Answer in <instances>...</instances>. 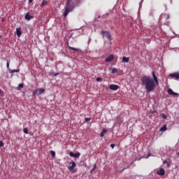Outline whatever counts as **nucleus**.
Here are the masks:
<instances>
[{
    "instance_id": "1",
    "label": "nucleus",
    "mask_w": 179,
    "mask_h": 179,
    "mask_svg": "<svg viewBox=\"0 0 179 179\" xmlns=\"http://www.w3.org/2000/svg\"><path fill=\"white\" fill-rule=\"evenodd\" d=\"M152 78L148 76H144L141 79V83L143 86H145L148 93L154 92L156 89V86H159V79L157 78V76H156L155 71H152Z\"/></svg>"
},
{
    "instance_id": "2",
    "label": "nucleus",
    "mask_w": 179,
    "mask_h": 179,
    "mask_svg": "<svg viewBox=\"0 0 179 179\" xmlns=\"http://www.w3.org/2000/svg\"><path fill=\"white\" fill-rule=\"evenodd\" d=\"M78 5L79 3H78V0H66L65 11L64 13V17H66L70 12H72V10H73Z\"/></svg>"
},
{
    "instance_id": "3",
    "label": "nucleus",
    "mask_w": 179,
    "mask_h": 179,
    "mask_svg": "<svg viewBox=\"0 0 179 179\" xmlns=\"http://www.w3.org/2000/svg\"><path fill=\"white\" fill-rule=\"evenodd\" d=\"M74 167H76V162H69V170H70V171H72V173H76V169H73Z\"/></svg>"
},
{
    "instance_id": "4",
    "label": "nucleus",
    "mask_w": 179,
    "mask_h": 179,
    "mask_svg": "<svg viewBox=\"0 0 179 179\" xmlns=\"http://www.w3.org/2000/svg\"><path fill=\"white\" fill-rule=\"evenodd\" d=\"M101 34H102V36H103V37H106V38H108V40H111V34H110V31H102Z\"/></svg>"
},
{
    "instance_id": "5",
    "label": "nucleus",
    "mask_w": 179,
    "mask_h": 179,
    "mask_svg": "<svg viewBox=\"0 0 179 179\" xmlns=\"http://www.w3.org/2000/svg\"><path fill=\"white\" fill-rule=\"evenodd\" d=\"M109 89L110 90H118V89H120V86L117 85L111 84L109 85Z\"/></svg>"
},
{
    "instance_id": "6",
    "label": "nucleus",
    "mask_w": 179,
    "mask_h": 179,
    "mask_svg": "<svg viewBox=\"0 0 179 179\" xmlns=\"http://www.w3.org/2000/svg\"><path fill=\"white\" fill-rule=\"evenodd\" d=\"M157 174L158 176H164V174H166V171H164V169L161 168L159 171H157Z\"/></svg>"
},
{
    "instance_id": "7",
    "label": "nucleus",
    "mask_w": 179,
    "mask_h": 179,
    "mask_svg": "<svg viewBox=\"0 0 179 179\" xmlns=\"http://www.w3.org/2000/svg\"><path fill=\"white\" fill-rule=\"evenodd\" d=\"M170 78L173 79H179V73H173L169 75Z\"/></svg>"
},
{
    "instance_id": "8",
    "label": "nucleus",
    "mask_w": 179,
    "mask_h": 179,
    "mask_svg": "<svg viewBox=\"0 0 179 179\" xmlns=\"http://www.w3.org/2000/svg\"><path fill=\"white\" fill-rule=\"evenodd\" d=\"M168 93L169 94H170L171 96H178V93L174 92V91H173L171 90V88H169L168 90Z\"/></svg>"
},
{
    "instance_id": "9",
    "label": "nucleus",
    "mask_w": 179,
    "mask_h": 179,
    "mask_svg": "<svg viewBox=\"0 0 179 179\" xmlns=\"http://www.w3.org/2000/svg\"><path fill=\"white\" fill-rule=\"evenodd\" d=\"M113 59H114V55H110V56L106 58L105 61L106 62H111Z\"/></svg>"
},
{
    "instance_id": "10",
    "label": "nucleus",
    "mask_w": 179,
    "mask_h": 179,
    "mask_svg": "<svg viewBox=\"0 0 179 179\" xmlns=\"http://www.w3.org/2000/svg\"><path fill=\"white\" fill-rule=\"evenodd\" d=\"M24 18H25L26 20H30L33 19V16L30 15V13H27L25 15Z\"/></svg>"
},
{
    "instance_id": "11",
    "label": "nucleus",
    "mask_w": 179,
    "mask_h": 179,
    "mask_svg": "<svg viewBox=\"0 0 179 179\" xmlns=\"http://www.w3.org/2000/svg\"><path fill=\"white\" fill-rule=\"evenodd\" d=\"M16 34H17V37H20V36H22V31H21L20 28L16 29Z\"/></svg>"
},
{
    "instance_id": "12",
    "label": "nucleus",
    "mask_w": 179,
    "mask_h": 179,
    "mask_svg": "<svg viewBox=\"0 0 179 179\" xmlns=\"http://www.w3.org/2000/svg\"><path fill=\"white\" fill-rule=\"evenodd\" d=\"M167 129V124H164L161 129L160 132H166V130Z\"/></svg>"
},
{
    "instance_id": "13",
    "label": "nucleus",
    "mask_w": 179,
    "mask_h": 179,
    "mask_svg": "<svg viewBox=\"0 0 179 179\" xmlns=\"http://www.w3.org/2000/svg\"><path fill=\"white\" fill-rule=\"evenodd\" d=\"M107 134V129H104L102 130V131L100 134L101 138H103L104 136V134Z\"/></svg>"
},
{
    "instance_id": "14",
    "label": "nucleus",
    "mask_w": 179,
    "mask_h": 179,
    "mask_svg": "<svg viewBox=\"0 0 179 179\" xmlns=\"http://www.w3.org/2000/svg\"><path fill=\"white\" fill-rule=\"evenodd\" d=\"M122 62H129V57H123Z\"/></svg>"
},
{
    "instance_id": "15",
    "label": "nucleus",
    "mask_w": 179,
    "mask_h": 179,
    "mask_svg": "<svg viewBox=\"0 0 179 179\" xmlns=\"http://www.w3.org/2000/svg\"><path fill=\"white\" fill-rule=\"evenodd\" d=\"M16 72L19 73V72H20V69H13V70L10 71V73H15Z\"/></svg>"
},
{
    "instance_id": "16",
    "label": "nucleus",
    "mask_w": 179,
    "mask_h": 179,
    "mask_svg": "<svg viewBox=\"0 0 179 179\" xmlns=\"http://www.w3.org/2000/svg\"><path fill=\"white\" fill-rule=\"evenodd\" d=\"M45 92V90H44L43 88H41L39 89L38 94H43V93H44Z\"/></svg>"
},
{
    "instance_id": "17",
    "label": "nucleus",
    "mask_w": 179,
    "mask_h": 179,
    "mask_svg": "<svg viewBox=\"0 0 179 179\" xmlns=\"http://www.w3.org/2000/svg\"><path fill=\"white\" fill-rule=\"evenodd\" d=\"M47 3H48V1H43L41 4V8H43V6H44L45 5H47Z\"/></svg>"
},
{
    "instance_id": "18",
    "label": "nucleus",
    "mask_w": 179,
    "mask_h": 179,
    "mask_svg": "<svg viewBox=\"0 0 179 179\" xmlns=\"http://www.w3.org/2000/svg\"><path fill=\"white\" fill-rule=\"evenodd\" d=\"M161 118H163L164 120H166L167 118V116L164 113H162L160 115Z\"/></svg>"
},
{
    "instance_id": "19",
    "label": "nucleus",
    "mask_w": 179,
    "mask_h": 179,
    "mask_svg": "<svg viewBox=\"0 0 179 179\" xmlns=\"http://www.w3.org/2000/svg\"><path fill=\"white\" fill-rule=\"evenodd\" d=\"M23 86H24L23 83L19 84V85L17 87V90H20V89H22V87H23Z\"/></svg>"
},
{
    "instance_id": "20",
    "label": "nucleus",
    "mask_w": 179,
    "mask_h": 179,
    "mask_svg": "<svg viewBox=\"0 0 179 179\" xmlns=\"http://www.w3.org/2000/svg\"><path fill=\"white\" fill-rule=\"evenodd\" d=\"M80 156V152H77L74 154L75 159L79 157Z\"/></svg>"
},
{
    "instance_id": "21",
    "label": "nucleus",
    "mask_w": 179,
    "mask_h": 179,
    "mask_svg": "<svg viewBox=\"0 0 179 179\" xmlns=\"http://www.w3.org/2000/svg\"><path fill=\"white\" fill-rule=\"evenodd\" d=\"M164 164H166V167H170V164L167 160L164 161Z\"/></svg>"
},
{
    "instance_id": "22",
    "label": "nucleus",
    "mask_w": 179,
    "mask_h": 179,
    "mask_svg": "<svg viewBox=\"0 0 179 179\" xmlns=\"http://www.w3.org/2000/svg\"><path fill=\"white\" fill-rule=\"evenodd\" d=\"M70 50H72L73 51H77L78 52L79 51V49L78 48H72V47H70L69 46Z\"/></svg>"
},
{
    "instance_id": "23",
    "label": "nucleus",
    "mask_w": 179,
    "mask_h": 179,
    "mask_svg": "<svg viewBox=\"0 0 179 179\" xmlns=\"http://www.w3.org/2000/svg\"><path fill=\"white\" fill-rule=\"evenodd\" d=\"M23 132L25 133L26 135H27V134H29V129H27V128H24Z\"/></svg>"
},
{
    "instance_id": "24",
    "label": "nucleus",
    "mask_w": 179,
    "mask_h": 179,
    "mask_svg": "<svg viewBox=\"0 0 179 179\" xmlns=\"http://www.w3.org/2000/svg\"><path fill=\"white\" fill-rule=\"evenodd\" d=\"M50 155H51V156H52V157H55V151L51 150Z\"/></svg>"
},
{
    "instance_id": "25",
    "label": "nucleus",
    "mask_w": 179,
    "mask_h": 179,
    "mask_svg": "<svg viewBox=\"0 0 179 179\" xmlns=\"http://www.w3.org/2000/svg\"><path fill=\"white\" fill-rule=\"evenodd\" d=\"M103 80V78L101 77L96 78V82H101Z\"/></svg>"
},
{
    "instance_id": "26",
    "label": "nucleus",
    "mask_w": 179,
    "mask_h": 179,
    "mask_svg": "<svg viewBox=\"0 0 179 179\" xmlns=\"http://www.w3.org/2000/svg\"><path fill=\"white\" fill-rule=\"evenodd\" d=\"M116 72H117V69L115 68L112 69V73H116Z\"/></svg>"
},
{
    "instance_id": "27",
    "label": "nucleus",
    "mask_w": 179,
    "mask_h": 179,
    "mask_svg": "<svg viewBox=\"0 0 179 179\" xmlns=\"http://www.w3.org/2000/svg\"><path fill=\"white\" fill-rule=\"evenodd\" d=\"M90 120H92V118H90V117H86V118L85 119V122H89V121H90Z\"/></svg>"
},
{
    "instance_id": "28",
    "label": "nucleus",
    "mask_w": 179,
    "mask_h": 179,
    "mask_svg": "<svg viewBox=\"0 0 179 179\" xmlns=\"http://www.w3.org/2000/svg\"><path fill=\"white\" fill-rule=\"evenodd\" d=\"M3 145H5V143H3V141H0V148L3 147Z\"/></svg>"
},
{
    "instance_id": "29",
    "label": "nucleus",
    "mask_w": 179,
    "mask_h": 179,
    "mask_svg": "<svg viewBox=\"0 0 179 179\" xmlns=\"http://www.w3.org/2000/svg\"><path fill=\"white\" fill-rule=\"evenodd\" d=\"M69 155L71 156V157H74L75 153L71 152L69 153Z\"/></svg>"
},
{
    "instance_id": "30",
    "label": "nucleus",
    "mask_w": 179,
    "mask_h": 179,
    "mask_svg": "<svg viewBox=\"0 0 179 179\" xmlns=\"http://www.w3.org/2000/svg\"><path fill=\"white\" fill-rule=\"evenodd\" d=\"M110 148H112V149H114V148H115V144H111Z\"/></svg>"
},
{
    "instance_id": "31",
    "label": "nucleus",
    "mask_w": 179,
    "mask_h": 179,
    "mask_svg": "<svg viewBox=\"0 0 179 179\" xmlns=\"http://www.w3.org/2000/svg\"><path fill=\"white\" fill-rule=\"evenodd\" d=\"M6 66H7V68H9V62L8 61H7Z\"/></svg>"
},
{
    "instance_id": "32",
    "label": "nucleus",
    "mask_w": 179,
    "mask_h": 179,
    "mask_svg": "<svg viewBox=\"0 0 179 179\" xmlns=\"http://www.w3.org/2000/svg\"><path fill=\"white\" fill-rule=\"evenodd\" d=\"M1 93H3V91L0 88V94H1Z\"/></svg>"
},
{
    "instance_id": "33",
    "label": "nucleus",
    "mask_w": 179,
    "mask_h": 179,
    "mask_svg": "<svg viewBox=\"0 0 179 179\" xmlns=\"http://www.w3.org/2000/svg\"><path fill=\"white\" fill-rule=\"evenodd\" d=\"M126 169L124 168L122 171H120V173H122Z\"/></svg>"
},
{
    "instance_id": "34",
    "label": "nucleus",
    "mask_w": 179,
    "mask_h": 179,
    "mask_svg": "<svg viewBox=\"0 0 179 179\" xmlns=\"http://www.w3.org/2000/svg\"><path fill=\"white\" fill-rule=\"evenodd\" d=\"M29 3H31L33 2V0H29Z\"/></svg>"
},
{
    "instance_id": "35",
    "label": "nucleus",
    "mask_w": 179,
    "mask_h": 179,
    "mask_svg": "<svg viewBox=\"0 0 179 179\" xmlns=\"http://www.w3.org/2000/svg\"><path fill=\"white\" fill-rule=\"evenodd\" d=\"M58 75H59L58 73H55L54 76H58Z\"/></svg>"
},
{
    "instance_id": "36",
    "label": "nucleus",
    "mask_w": 179,
    "mask_h": 179,
    "mask_svg": "<svg viewBox=\"0 0 179 179\" xmlns=\"http://www.w3.org/2000/svg\"><path fill=\"white\" fill-rule=\"evenodd\" d=\"M170 18V15H168V17H167V18L166 19H169Z\"/></svg>"
},
{
    "instance_id": "37",
    "label": "nucleus",
    "mask_w": 179,
    "mask_h": 179,
    "mask_svg": "<svg viewBox=\"0 0 179 179\" xmlns=\"http://www.w3.org/2000/svg\"><path fill=\"white\" fill-rule=\"evenodd\" d=\"M150 156V154L148 155V156L147 157V159H148V157H149Z\"/></svg>"
},
{
    "instance_id": "38",
    "label": "nucleus",
    "mask_w": 179,
    "mask_h": 179,
    "mask_svg": "<svg viewBox=\"0 0 179 179\" xmlns=\"http://www.w3.org/2000/svg\"><path fill=\"white\" fill-rule=\"evenodd\" d=\"M94 169H96V166L92 169V170H94Z\"/></svg>"
},
{
    "instance_id": "39",
    "label": "nucleus",
    "mask_w": 179,
    "mask_h": 179,
    "mask_svg": "<svg viewBox=\"0 0 179 179\" xmlns=\"http://www.w3.org/2000/svg\"><path fill=\"white\" fill-rule=\"evenodd\" d=\"M176 154L178 155V156H179V152H177Z\"/></svg>"
},
{
    "instance_id": "40",
    "label": "nucleus",
    "mask_w": 179,
    "mask_h": 179,
    "mask_svg": "<svg viewBox=\"0 0 179 179\" xmlns=\"http://www.w3.org/2000/svg\"><path fill=\"white\" fill-rule=\"evenodd\" d=\"M127 169H129V166H127Z\"/></svg>"
},
{
    "instance_id": "41",
    "label": "nucleus",
    "mask_w": 179,
    "mask_h": 179,
    "mask_svg": "<svg viewBox=\"0 0 179 179\" xmlns=\"http://www.w3.org/2000/svg\"><path fill=\"white\" fill-rule=\"evenodd\" d=\"M0 38H1V36H0Z\"/></svg>"
}]
</instances>
